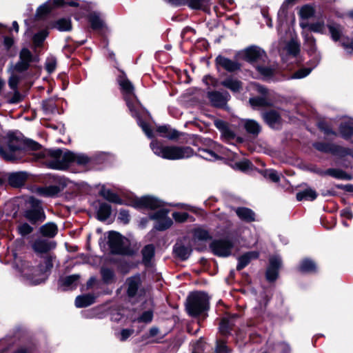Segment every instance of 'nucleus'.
Returning <instances> with one entry per match:
<instances>
[{"mask_svg":"<svg viewBox=\"0 0 353 353\" xmlns=\"http://www.w3.org/2000/svg\"><path fill=\"white\" fill-rule=\"evenodd\" d=\"M24 136L18 130L9 131L0 138V156L6 161H15L23 157Z\"/></svg>","mask_w":353,"mask_h":353,"instance_id":"nucleus-1","label":"nucleus"},{"mask_svg":"<svg viewBox=\"0 0 353 353\" xmlns=\"http://www.w3.org/2000/svg\"><path fill=\"white\" fill-rule=\"evenodd\" d=\"M72 157V152L61 149H44L39 152V158L43 159L46 166L55 170L68 169L70 166Z\"/></svg>","mask_w":353,"mask_h":353,"instance_id":"nucleus-2","label":"nucleus"},{"mask_svg":"<svg viewBox=\"0 0 353 353\" xmlns=\"http://www.w3.org/2000/svg\"><path fill=\"white\" fill-rule=\"evenodd\" d=\"M150 147L156 155L169 160L187 159L194 155V150L189 146L163 145L152 141Z\"/></svg>","mask_w":353,"mask_h":353,"instance_id":"nucleus-3","label":"nucleus"},{"mask_svg":"<svg viewBox=\"0 0 353 353\" xmlns=\"http://www.w3.org/2000/svg\"><path fill=\"white\" fill-rule=\"evenodd\" d=\"M119 85L121 88V90L124 94L125 99L126 101L127 105L129 108V110H130L132 115L137 118L138 125L141 128V129L147 135V137L149 138H152V130L150 129L148 123L141 121L140 118L137 116V112L134 110L132 103H131V100L133 98H134L133 85L128 79L124 78H121L119 80Z\"/></svg>","mask_w":353,"mask_h":353,"instance_id":"nucleus-4","label":"nucleus"},{"mask_svg":"<svg viewBox=\"0 0 353 353\" xmlns=\"http://www.w3.org/2000/svg\"><path fill=\"white\" fill-rule=\"evenodd\" d=\"M209 297L203 292L191 293L187 299L186 310L192 316H196L208 309Z\"/></svg>","mask_w":353,"mask_h":353,"instance_id":"nucleus-5","label":"nucleus"},{"mask_svg":"<svg viewBox=\"0 0 353 353\" xmlns=\"http://www.w3.org/2000/svg\"><path fill=\"white\" fill-rule=\"evenodd\" d=\"M108 243L111 252L122 255H132L133 250L130 247L129 240L119 232L110 231L108 232Z\"/></svg>","mask_w":353,"mask_h":353,"instance_id":"nucleus-6","label":"nucleus"},{"mask_svg":"<svg viewBox=\"0 0 353 353\" xmlns=\"http://www.w3.org/2000/svg\"><path fill=\"white\" fill-rule=\"evenodd\" d=\"M27 204L28 206L24 210L23 216L30 223L37 224L45 221L46 214L39 199L30 196Z\"/></svg>","mask_w":353,"mask_h":353,"instance_id":"nucleus-7","label":"nucleus"},{"mask_svg":"<svg viewBox=\"0 0 353 353\" xmlns=\"http://www.w3.org/2000/svg\"><path fill=\"white\" fill-rule=\"evenodd\" d=\"M299 44L292 37H291L288 41L283 40L282 38L280 39L279 51L284 61H287L286 57L294 59L299 54Z\"/></svg>","mask_w":353,"mask_h":353,"instance_id":"nucleus-8","label":"nucleus"},{"mask_svg":"<svg viewBox=\"0 0 353 353\" xmlns=\"http://www.w3.org/2000/svg\"><path fill=\"white\" fill-rule=\"evenodd\" d=\"M233 246V241L227 238L214 241L210 245V248L217 256H228L230 255Z\"/></svg>","mask_w":353,"mask_h":353,"instance_id":"nucleus-9","label":"nucleus"},{"mask_svg":"<svg viewBox=\"0 0 353 353\" xmlns=\"http://www.w3.org/2000/svg\"><path fill=\"white\" fill-rule=\"evenodd\" d=\"M78 7L79 6V0H49L38 9L41 14H48L55 7Z\"/></svg>","mask_w":353,"mask_h":353,"instance_id":"nucleus-10","label":"nucleus"},{"mask_svg":"<svg viewBox=\"0 0 353 353\" xmlns=\"http://www.w3.org/2000/svg\"><path fill=\"white\" fill-rule=\"evenodd\" d=\"M169 211L165 209H160L151 216V219L156 221L154 228L157 230H165L172 224V219L168 217Z\"/></svg>","mask_w":353,"mask_h":353,"instance_id":"nucleus-11","label":"nucleus"},{"mask_svg":"<svg viewBox=\"0 0 353 353\" xmlns=\"http://www.w3.org/2000/svg\"><path fill=\"white\" fill-rule=\"evenodd\" d=\"M239 55L241 58L250 63H254L260 60H263V58L265 57L264 50L256 46L248 48L241 51Z\"/></svg>","mask_w":353,"mask_h":353,"instance_id":"nucleus-12","label":"nucleus"},{"mask_svg":"<svg viewBox=\"0 0 353 353\" xmlns=\"http://www.w3.org/2000/svg\"><path fill=\"white\" fill-rule=\"evenodd\" d=\"M131 205L139 209H156L162 205V202L157 199L145 196L141 198H136L131 203Z\"/></svg>","mask_w":353,"mask_h":353,"instance_id":"nucleus-13","label":"nucleus"},{"mask_svg":"<svg viewBox=\"0 0 353 353\" xmlns=\"http://www.w3.org/2000/svg\"><path fill=\"white\" fill-rule=\"evenodd\" d=\"M80 279L79 274L61 276L58 280V288L62 291L72 290L77 288Z\"/></svg>","mask_w":353,"mask_h":353,"instance_id":"nucleus-14","label":"nucleus"},{"mask_svg":"<svg viewBox=\"0 0 353 353\" xmlns=\"http://www.w3.org/2000/svg\"><path fill=\"white\" fill-rule=\"evenodd\" d=\"M66 185L64 181H61L58 185L39 187L36 190V193L43 197H55L64 190Z\"/></svg>","mask_w":353,"mask_h":353,"instance_id":"nucleus-15","label":"nucleus"},{"mask_svg":"<svg viewBox=\"0 0 353 353\" xmlns=\"http://www.w3.org/2000/svg\"><path fill=\"white\" fill-rule=\"evenodd\" d=\"M90 28L99 32V34H104L107 30L104 19L101 13L96 11L91 10L90 8Z\"/></svg>","mask_w":353,"mask_h":353,"instance_id":"nucleus-16","label":"nucleus"},{"mask_svg":"<svg viewBox=\"0 0 353 353\" xmlns=\"http://www.w3.org/2000/svg\"><path fill=\"white\" fill-rule=\"evenodd\" d=\"M281 266V259L279 256H274L270 259V265L267 269L266 278L270 281H274L278 276L279 270Z\"/></svg>","mask_w":353,"mask_h":353,"instance_id":"nucleus-17","label":"nucleus"},{"mask_svg":"<svg viewBox=\"0 0 353 353\" xmlns=\"http://www.w3.org/2000/svg\"><path fill=\"white\" fill-rule=\"evenodd\" d=\"M55 257L52 256H47L44 257L43 261L40 263L38 266V271L40 272V274L42 276V278L39 279L37 283H39L42 281H44L47 276L48 273L50 272L51 269L53 267V259Z\"/></svg>","mask_w":353,"mask_h":353,"instance_id":"nucleus-18","label":"nucleus"},{"mask_svg":"<svg viewBox=\"0 0 353 353\" xmlns=\"http://www.w3.org/2000/svg\"><path fill=\"white\" fill-rule=\"evenodd\" d=\"M214 125L219 130L221 134V138L225 141L233 140L236 134L227 125V123L220 119L214 121Z\"/></svg>","mask_w":353,"mask_h":353,"instance_id":"nucleus-19","label":"nucleus"},{"mask_svg":"<svg viewBox=\"0 0 353 353\" xmlns=\"http://www.w3.org/2000/svg\"><path fill=\"white\" fill-rule=\"evenodd\" d=\"M263 118L267 124L271 128H278L281 123V118L276 110H270L263 113Z\"/></svg>","mask_w":353,"mask_h":353,"instance_id":"nucleus-20","label":"nucleus"},{"mask_svg":"<svg viewBox=\"0 0 353 353\" xmlns=\"http://www.w3.org/2000/svg\"><path fill=\"white\" fill-rule=\"evenodd\" d=\"M208 97L214 105L221 107L226 104L227 101L229 100L230 94L227 92H213L209 93Z\"/></svg>","mask_w":353,"mask_h":353,"instance_id":"nucleus-21","label":"nucleus"},{"mask_svg":"<svg viewBox=\"0 0 353 353\" xmlns=\"http://www.w3.org/2000/svg\"><path fill=\"white\" fill-rule=\"evenodd\" d=\"M27 178L28 176L26 172H13L8 176V183L12 187L19 188L25 184Z\"/></svg>","mask_w":353,"mask_h":353,"instance_id":"nucleus-22","label":"nucleus"},{"mask_svg":"<svg viewBox=\"0 0 353 353\" xmlns=\"http://www.w3.org/2000/svg\"><path fill=\"white\" fill-rule=\"evenodd\" d=\"M141 278L139 275L133 276L126 281L128 285L127 293L130 297H134L141 285Z\"/></svg>","mask_w":353,"mask_h":353,"instance_id":"nucleus-23","label":"nucleus"},{"mask_svg":"<svg viewBox=\"0 0 353 353\" xmlns=\"http://www.w3.org/2000/svg\"><path fill=\"white\" fill-rule=\"evenodd\" d=\"M219 65L229 72H234L240 69V64L224 57L219 56L216 58Z\"/></svg>","mask_w":353,"mask_h":353,"instance_id":"nucleus-24","label":"nucleus"},{"mask_svg":"<svg viewBox=\"0 0 353 353\" xmlns=\"http://www.w3.org/2000/svg\"><path fill=\"white\" fill-rule=\"evenodd\" d=\"M341 136L345 140L350 141L353 137V121L342 122L339 126ZM353 143V141H351Z\"/></svg>","mask_w":353,"mask_h":353,"instance_id":"nucleus-25","label":"nucleus"},{"mask_svg":"<svg viewBox=\"0 0 353 353\" xmlns=\"http://www.w3.org/2000/svg\"><path fill=\"white\" fill-rule=\"evenodd\" d=\"M300 26L302 29L307 28L309 31L314 32L319 34L326 33V26L323 21H317L308 24L307 23H300Z\"/></svg>","mask_w":353,"mask_h":353,"instance_id":"nucleus-26","label":"nucleus"},{"mask_svg":"<svg viewBox=\"0 0 353 353\" xmlns=\"http://www.w3.org/2000/svg\"><path fill=\"white\" fill-rule=\"evenodd\" d=\"M39 232L43 236L53 238L58 232V228L54 223L48 222L39 228Z\"/></svg>","mask_w":353,"mask_h":353,"instance_id":"nucleus-27","label":"nucleus"},{"mask_svg":"<svg viewBox=\"0 0 353 353\" xmlns=\"http://www.w3.org/2000/svg\"><path fill=\"white\" fill-rule=\"evenodd\" d=\"M259 256V253L257 252H248L243 255L241 256L238 259V264L236 266V269L238 270H241L244 268L252 259H256Z\"/></svg>","mask_w":353,"mask_h":353,"instance_id":"nucleus-28","label":"nucleus"},{"mask_svg":"<svg viewBox=\"0 0 353 353\" xmlns=\"http://www.w3.org/2000/svg\"><path fill=\"white\" fill-rule=\"evenodd\" d=\"M241 123L250 134H258L261 131L260 125L253 119H243L241 121Z\"/></svg>","mask_w":353,"mask_h":353,"instance_id":"nucleus-29","label":"nucleus"},{"mask_svg":"<svg viewBox=\"0 0 353 353\" xmlns=\"http://www.w3.org/2000/svg\"><path fill=\"white\" fill-rule=\"evenodd\" d=\"M221 85L234 92H239L242 88L241 82L233 77L225 79L221 82Z\"/></svg>","mask_w":353,"mask_h":353,"instance_id":"nucleus-30","label":"nucleus"},{"mask_svg":"<svg viewBox=\"0 0 353 353\" xmlns=\"http://www.w3.org/2000/svg\"><path fill=\"white\" fill-rule=\"evenodd\" d=\"M236 213L239 219L247 222H251L255 219L254 212L247 208H238L236 210Z\"/></svg>","mask_w":353,"mask_h":353,"instance_id":"nucleus-31","label":"nucleus"},{"mask_svg":"<svg viewBox=\"0 0 353 353\" xmlns=\"http://www.w3.org/2000/svg\"><path fill=\"white\" fill-rule=\"evenodd\" d=\"M99 193L104 199L110 202L117 204H123L122 200L119 197L117 194L103 186L100 190Z\"/></svg>","mask_w":353,"mask_h":353,"instance_id":"nucleus-32","label":"nucleus"},{"mask_svg":"<svg viewBox=\"0 0 353 353\" xmlns=\"http://www.w3.org/2000/svg\"><path fill=\"white\" fill-rule=\"evenodd\" d=\"M174 252L180 259L185 260L190 256L192 250L190 247H186L181 243H176L174 247Z\"/></svg>","mask_w":353,"mask_h":353,"instance_id":"nucleus-33","label":"nucleus"},{"mask_svg":"<svg viewBox=\"0 0 353 353\" xmlns=\"http://www.w3.org/2000/svg\"><path fill=\"white\" fill-rule=\"evenodd\" d=\"M236 317V315H233L230 318H223L222 319L219 326V330L222 334L225 335L230 333L232 326L234 325V319Z\"/></svg>","mask_w":353,"mask_h":353,"instance_id":"nucleus-34","label":"nucleus"},{"mask_svg":"<svg viewBox=\"0 0 353 353\" xmlns=\"http://www.w3.org/2000/svg\"><path fill=\"white\" fill-rule=\"evenodd\" d=\"M32 248L36 252L46 253L51 249V245L46 240L37 239L34 242Z\"/></svg>","mask_w":353,"mask_h":353,"instance_id":"nucleus-35","label":"nucleus"},{"mask_svg":"<svg viewBox=\"0 0 353 353\" xmlns=\"http://www.w3.org/2000/svg\"><path fill=\"white\" fill-rule=\"evenodd\" d=\"M316 196L317 193L312 188H307L296 194V199L298 201H313L316 198Z\"/></svg>","mask_w":353,"mask_h":353,"instance_id":"nucleus-36","label":"nucleus"},{"mask_svg":"<svg viewBox=\"0 0 353 353\" xmlns=\"http://www.w3.org/2000/svg\"><path fill=\"white\" fill-rule=\"evenodd\" d=\"M327 28L329 29L332 39L335 41H339L342 35V27L336 23L330 22L327 24Z\"/></svg>","mask_w":353,"mask_h":353,"instance_id":"nucleus-37","label":"nucleus"},{"mask_svg":"<svg viewBox=\"0 0 353 353\" xmlns=\"http://www.w3.org/2000/svg\"><path fill=\"white\" fill-rule=\"evenodd\" d=\"M111 214V207L107 203H101L97 212V219L100 221H105Z\"/></svg>","mask_w":353,"mask_h":353,"instance_id":"nucleus-38","label":"nucleus"},{"mask_svg":"<svg viewBox=\"0 0 353 353\" xmlns=\"http://www.w3.org/2000/svg\"><path fill=\"white\" fill-rule=\"evenodd\" d=\"M187 5L194 10H204L210 3L212 0H185Z\"/></svg>","mask_w":353,"mask_h":353,"instance_id":"nucleus-39","label":"nucleus"},{"mask_svg":"<svg viewBox=\"0 0 353 353\" xmlns=\"http://www.w3.org/2000/svg\"><path fill=\"white\" fill-rule=\"evenodd\" d=\"M53 27L59 31H70L72 29L71 20L69 18H61L57 20Z\"/></svg>","mask_w":353,"mask_h":353,"instance_id":"nucleus-40","label":"nucleus"},{"mask_svg":"<svg viewBox=\"0 0 353 353\" xmlns=\"http://www.w3.org/2000/svg\"><path fill=\"white\" fill-rule=\"evenodd\" d=\"M72 157L70 158V165L76 164L80 166L86 165L88 163V157L85 154L80 153H74L72 152Z\"/></svg>","mask_w":353,"mask_h":353,"instance_id":"nucleus-41","label":"nucleus"},{"mask_svg":"<svg viewBox=\"0 0 353 353\" xmlns=\"http://www.w3.org/2000/svg\"><path fill=\"white\" fill-rule=\"evenodd\" d=\"M299 270L302 272H314L316 270V265L313 261L305 259L301 261Z\"/></svg>","mask_w":353,"mask_h":353,"instance_id":"nucleus-42","label":"nucleus"},{"mask_svg":"<svg viewBox=\"0 0 353 353\" xmlns=\"http://www.w3.org/2000/svg\"><path fill=\"white\" fill-rule=\"evenodd\" d=\"M41 149V145L37 142L32 141L31 139H26L24 138V145L23 147V156L24 154L29 150L32 151H39ZM39 155V153H38Z\"/></svg>","mask_w":353,"mask_h":353,"instance_id":"nucleus-43","label":"nucleus"},{"mask_svg":"<svg viewBox=\"0 0 353 353\" xmlns=\"http://www.w3.org/2000/svg\"><path fill=\"white\" fill-rule=\"evenodd\" d=\"M314 148L324 152H331L333 154L337 153L338 148L336 145L325 143H316L314 144Z\"/></svg>","mask_w":353,"mask_h":353,"instance_id":"nucleus-44","label":"nucleus"},{"mask_svg":"<svg viewBox=\"0 0 353 353\" xmlns=\"http://www.w3.org/2000/svg\"><path fill=\"white\" fill-rule=\"evenodd\" d=\"M299 14L301 19H307L313 17L314 9L310 5H305L300 8Z\"/></svg>","mask_w":353,"mask_h":353,"instance_id":"nucleus-45","label":"nucleus"},{"mask_svg":"<svg viewBox=\"0 0 353 353\" xmlns=\"http://www.w3.org/2000/svg\"><path fill=\"white\" fill-rule=\"evenodd\" d=\"M194 237L196 239L201 240V241H205L210 239L211 238L208 231L202 228H197L194 230L193 232Z\"/></svg>","mask_w":353,"mask_h":353,"instance_id":"nucleus-46","label":"nucleus"},{"mask_svg":"<svg viewBox=\"0 0 353 353\" xmlns=\"http://www.w3.org/2000/svg\"><path fill=\"white\" fill-rule=\"evenodd\" d=\"M42 108L46 114H52L56 112L57 105L53 100L48 99L43 101Z\"/></svg>","mask_w":353,"mask_h":353,"instance_id":"nucleus-47","label":"nucleus"},{"mask_svg":"<svg viewBox=\"0 0 353 353\" xmlns=\"http://www.w3.org/2000/svg\"><path fill=\"white\" fill-rule=\"evenodd\" d=\"M256 70L261 74L263 78L265 79H270L273 76L275 71L274 68L261 65H257Z\"/></svg>","mask_w":353,"mask_h":353,"instance_id":"nucleus-48","label":"nucleus"},{"mask_svg":"<svg viewBox=\"0 0 353 353\" xmlns=\"http://www.w3.org/2000/svg\"><path fill=\"white\" fill-rule=\"evenodd\" d=\"M154 254V248L152 245H148L142 250L143 259L144 262L148 263L153 257Z\"/></svg>","mask_w":353,"mask_h":353,"instance_id":"nucleus-49","label":"nucleus"},{"mask_svg":"<svg viewBox=\"0 0 353 353\" xmlns=\"http://www.w3.org/2000/svg\"><path fill=\"white\" fill-rule=\"evenodd\" d=\"M48 36V32L46 30H41L36 33L33 36V43L35 46L39 47L42 45L43 42Z\"/></svg>","mask_w":353,"mask_h":353,"instance_id":"nucleus-50","label":"nucleus"},{"mask_svg":"<svg viewBox=\"0 0 353 353\" xmlns=\"http://www.w3.org/2000/svg\"><path fill=\"white\" fill-rule=\"evenodd\" d=\"M199 156L208 161H214L219 159L218 155L213 151L208 149L199 150Z\"/></svg>","mask_w":353,"mask_h":353,"instance_id":"nucleus-51","label":"nucleus"},{"mask_svg":"<svg viewBox=\"0 0 353 353\" xmlns=\"http://www.w3.org/2000/svg\"><path fill=\"white\" fill-rule=\"evenodd\" d=\"M302 35L304 38L305 43L310 48H313L315 46L316 40L311 32L305 29H303Z\"/></svg>","mask_w":353,"mask_h":353,"instance_id":"nucleus-52","label":"nucleus"},{"mask_svg":"<svg viewBox=\"0 0 353 353\" xmlns=\"http://www.w3.org/2000/svg\"><path fill=\"white\" fill-rule=\"evenodd\" d=\"M250 103L254 108L270 105L264 97H254L250 99Z\"/></svg>","mask_w":353,"mask_h":353,"instance_id":"nucleus-53","label":"nucleus"},{"mask_svg":"<svg viewBox=\"0 0 353 353\" xmlns=\"http://www.w3.org/2000/svg\"><path fill=\"white\" fill-rule=\"evenodd\" d=\"M157 131L160 133H162L165 137H167L169 139H174L179 137V133L176 130L169 133L168 128L165 125L159 126L157 129Z\"/></svg>","mask_w":353,"mask_h":353,"instance_id":"nucleus-54","label":"nucleus"},{"mask_svg":"<svg viewBox=\"0 0 353 353\" xmlns=\"http://www.w3.org/2000/svg\"><path fill=\"white\" fill-rule=\"evenodd\" d=\"M17 231L21 236H25L32 232L33 228L27 223H23L17 226Z\"/></svg>","mask_w":353,"mask_h":353,"instance_id":"nucleus-55","label":"nucleus"},{"mask_svg":"<svg viewBox=\"0 0 353 353\" xmlns=\"http://www.w3.org/2000/svg\"><path fill=\"white\" fill-rule=\"evenodd\" d=\"M101 274L104 282L110 283L113 282L114 274L112 270L108 268H103L101 270Z\"/></svg>","mask_w":353,"mask_h":353,"instance_id":"nucleus-56","label":"nucleus"},{"mask_svg":"<svg viewBox=\"0 0 353 353\" xmlns=\"http://www.w3.org/2000/svg\"><path fill=\"white\" fill-rule=\"evenodd\" d=\"M77 307H85L88 305V294H82L77 296L75 299Z\"/></svg>","mask_w":353,"mask_h":353,"instance_id":"nucleus-57","label":"nucleus"},{"mask_svg":"<svg viewBox=\"0 0 353 353\" xmlns=\"http://www.w3.org/2000/svg\"><path fill=\"white\" fill-rule=\"evenodd\" d=\"M19 59L30 63L32 61V54L27 48H23L20 52Z\"/></svg>","mask_w":353,"mask_h":353,"instance_id":"nucleus-58","label":"nucleus"},{"mask_svg":"<svg viewBox=\"0 0 353 353\" xmlns=\"http://www.w3.org/2000/svg\"><path fill=\"white\" fill-rule=\"evenodd\" d=\"M153 318V313L151 310L144 312L135 321L143 323H150L152 321Z\"/></svg>","mask_w":353,"mask_h":353,"instance_id":"nucleus-59","label":"nucleus"},{"mask_svg":"<svg viewBox=\"0 0 353 353\" xmlns=\"http://www.w3.org/2000/svg\"><path fill=\"white\" fill-rule=\"evenodd\" d=\"M311 72L309 68H302L295 72L292 76L291 79H302L307 77Z\"/></svg>","mask_w":353,"mask_h":353,"instance_id":"nucleus-60","label":"nucleus"},{"mask_svg":"<svg viewBox=\"0 0 353 353\" xmlns=\"http://www.w3.org/2000/svg\"><path fill=\"white\" fill-rule=\"evenodd\" d=\"M265 176L273 182H278L280 179L278 173L273 170H268L265 172Z\"/></svg>","mask_w":353,"mask_h":353,"instance_id":"nucleus-61","label":"nucleus"},{"mask_svg":"<svg viewBox=\"0 0 353 353\" xmlns=\"http://www.w3.org/2000/svg\"><path fill=\"white\" fill-rule=\"evenodd\" d=\"M130 214L128 211L125 210H121L119 212L118 219L124 224L130 221Z\"/></svg>","mask_w":353,"mask_h":353,"instance_id":"nucleus-62","label":"nucleus"},{"mask_svg":"<svg viewBox=\"0 0 353 353\" xmlns=\"http://www.w3.org/2000/svg\"><path fill=\"white\" fill-rule=\"evenodd\" d=\"M172 217L175 221L183 223L187 220L188 214L186 212H174L172 214Z\"/></svg>","mask_w":353,"mask_h":353,"instance_id":"nucleus-63","label":"nucleus"},{"mask_svg":"<svg viewBox=\"0 0 353 353\" xmlns=\"http://www.w3.org/2000/svg\"><path fill=\"white\" fill-rule=\"evenodd\" d=\"M216 353H230V351L223 341H218L216 343Z\"/></svg>","mask_w":353,"mask_h":353,"instance_id":"nucleus-64","label":"nucleus"}]
</instances>
